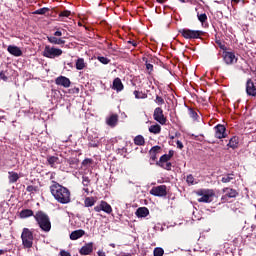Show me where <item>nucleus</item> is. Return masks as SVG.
<instances>
[{
  "mask_svg": "<svg viewBox=\"0 0 256 256\" xmlns=\"http://www.w3.org/2000/svg\"><path fill=\"white\" fill-rule=\"evenodd\" d=\"M169 139L171 140L175 139V135H169Z\"/></svg>",
  "mask_w": 256,
  "mask_h": 256,
  "instance_id": "nucleus-61",
  "label": "nucleus"
},
{
  "mask_svg": "<svg viewBox=\"0 0 256 256\" xmlns=\"http://www.w3.org/2000/svg\"><path fill=\"white\" fill-rule=\"evenodd\" d=\"M215 134L214 136L216 139H225L227 137V128L223 124H218L214 127Z\"/></svg>",
  "mask_w": 256,
  "mask_h": 256,
  "instance_id": "nucleus-11",
  "label": "nucleus"
},
{
  "mask_svg": "<svg viewBox=\"0 0 256 256\" xmlns=\"http://www.w3.org/2000/svg\"><path fill=\"white\" fill-rule=\"evenodd\" d=\"M154 101L159 106L165 105V99H163V97H161L159 95L156 96V99Z\"/></svg>",
  "mask_w": 256,
  "mask_h": 256,
  "instance_id": "nucleus-41",
  "label": "nucleus"
},
{
  "mask_svg": "<svg viewBox=\"0 0 256 256\" xmlns=\"http://www.w3.org/2000/svg\"><path fill=\"white\" fill-rule=\"evenodd\" d=\"M134 145H138L139 147L145 145V138L142 135H137L134 138Z\"/></svg>",
  "mask_w": 256,
  "mask_h": 256,
  "instance_id": "nucleus-29",
  "label": "nucleus"
},
{
  "mask_svg": "<svg viewBox=\"0 0 256 256\" xmlns=\"http://www.w3.org/2000/svg\"><path fill=\"white\" fill-rule=\"evenodd\" d=\"M150 133H153L154 135H159L161 133V125L156 124L149 127Z\"/></svg>",
  "mask_w": 256,
  "mask_h": 256,
  "instance_id": "nucleus-30",
  "label": "nucleus"
},
{
  "mask_svg": "<svg viewBox=\"0 0 256 256\" xmlns=\"http://www.w3.org/2000/svg\"><path fill=\"white\" fill-rule=\"evenodd\" d=\"M179 33L184 37V39H201L205 35V32L201 30H191V29H181Z\"/></svg>",
  "mask_w": 256,
  "mask_h": 256,
  "instance_id": "nucleus-5",
  "label": "nucleus"
},
{
  "mask_svg": "<svg viewBox=\"0 0 256 256\" xmlns=\"http://www.w3.org/2000/svg\"><path fill=\"white\" fill-rule=\"evenodd\" d=\"M97 255H98V256H107V255L105 254V251H103V250H98Z\"/></svg>",
  "mask_w": 256,
  "mask_h": 256,
  "instance_id": "nucleus-52",
  "label": "nucleus"
},
{
  "mask_svg": "<svg viewBox=\"0 0 256 256\" xmlns=\"http://www.w3.org/2000/svg\"><path fill=\"white\" fill-rule=\"evenodd\" d=\"M93 245V242H90L82 246L79 250L80 255H91L93 253Z\"/></svg>",
  "mask_w": 256,
  "mask_h": 256,
  "instance_id": "nucleus-18",
  "label": "nucleus"
},
{
  "mask_svg": "<svg viewBox=\"0 0 256 256\" xmlns=\"http://www.w3.org/2000/svg\"><path fill=\"white\" fill-rule=\"evenodd\" d=\"M82 185L84 187H89L91 185V179H89V176H82Z\"/></svg>",
  "mask_w": 256,
  "mask_h": 256,
  "instance_id": "nucleus-39",
  "label": "nucleus"
},
{
  "mask_svg": "<svg viewBox=\"0 0 256 256\" xmlns=\"http://www.w3.org/2000/svg\"><path fill=\"white\" fill-rule=\"evenodd\" d=\"M136 217L145 218L149 216V208L147 207H139L135 212Z\"/></svg>",
  "mask_w": 256,
  "mask_h": 256,
  "instance_id": "nucleus-22",
  "label": "nucleus"
},
{
  "mask_svg": "<svg viewBox=\"0 0 256 256\" xmlns=\"http://www.w3.org/2000/svg\"><path fill=\"white\" fill-rule=\"evenodd\" d=\"M83 191H85V193L89 194V188H83Z\"/></svg>",
  "mask_w": 256,
  "mask_h": 256,
  "instance_id": "nucleus-60",
  "label": "nucleus"
},
{
  "mask_svg": "<svg viewBox=\"0 0 256 256\" xmlns=\"http://www.w3.org/2000/svg\"><path fill=\"white\" fill-rule=\"evenodd\" d=\"M7 253V250L0 249V255H5Z\"/></svg>",
  "mask_w": 256,
  "mask_h": 256,
  "instance_id": "nucleus-56",
  "label": "nucleus"
},
{
  "mask_svg": "<svg viewBox=\"0 0 256 256\" xmlns=\"http://www.w3.org/2000/svg\"><path fill=\"white\" fill-rule=\"evenodd\" d=\"M150 195H154V197H167V186L160 185L153 187L150 190Z\"/></svg>",
  "mask_w": 256,
  "mask_h": 256,
  "instance_id": "nucleus-10",
  "label": "nucleus"
},
{
  "mask_svg": "<svg viewBox=\"0 0 256 256\" xmlns=\"http://www.w3.org/2000/svg\"><path fill=\"white\" fill-rule=\"evenodd\" d=\"M186 182L188 183V185H194L195 177H193V174H190L186 177Z\"/></svg>",
  "mask_w": 256,
  "mask_h": 256,
  "instance_id": "nucleus-44",
  "label": "nucleus"
},
{
  "mask_svg": "<svg viewBox=\"0 0 256 256\" xmlns=\"http://www.w3.org/2000/svg\"><path fill=\"white\" fill-rule=\"evenodd\" d=\"M112 89L114 91H117L118 93L123 91V89H125V86L123 85V82L121 81V78L117 77L113 80Z\"/></svg>",
  "mask_w": 256,
  "mask_h": 256,
  "instance_id": "nucleus-19",
  "label": "nucleus"
},
{
  "mask_svg": "<svg viewBox=\"0 0 256 256\" xmlns=\"http://www.w3.org/2000/svg\"><path fill=\"white\" fill-rule=\"evenodd\" d=\"M119 122V115L112 114L109 118H107L106 123L109 127H116L117 123Z\"/></svg>",
  "mask_w": 256,
  "mask_h": 256,
  "instance_id": "nucleus-21",
  "label": "nucleus"
},
{
  "mask_svg": "<svg viewBox=\"0 0 256 256\" xmlns=\"http://www.w3.org/2000/svg\"><path fill=\"white\" fill-rule=\"evenodd\" d=\"M128 43L132 45L133 47H137V43L135 41L129 40Z\"/></svg>",
  "mask_w": 256,
  "mask_h": 256,
  "instance_id": "nucleus-54",
  "label": "nucleus"
},
{
  "mask_svg": "<svg viewBox=\"0 0 256 256\" xmlns=\"http://www.w3.org/2000/svg\"><path fill=\"white\" fill-rule=\"evenodd\" d=\"M34 219L42 231L45 233H49V231H51V219L47 213L41 210L37 211L34 215Z\"/></svg>",
  "mask_w": 256,
  "mask_h": 256,
  "instance_id": "nucleus-2",
  "label": "nucleus"
},
{
  "mask_svg": "<svg viewBox=\"0 0 256 256\" xmlns=\"http://www.w3.org/2000/svg\"><path fill=\"white\" fill-rule=\"evenodd\" d=\"M196 195L200 197L198 203H211L213 197H215V192L209 189H199L196 191Z\"/></svg>",
  "mask_w": 256,
  "mask_h": 256,
  "instance_id": "nucleus-3",
  "label": "nucleus"
},
{
  "mask_svg": "<svg viewBox=\"0 0 256 256\" xmlns=\"http://www.w3.org/2000/svg\"><path fill=\"white\" fill-rule=\"evenodd\" d=\"M178 1H180V3H185V0H178Z\"/></svg>",
  "mask_w": 256,
  "mask_h": 256,
  "instance_id": "nucleus-63",
  "label": "nucleus"
},
{
  "mask_svg": "<svg viewBox=\"0 0 256 256\" xmlns=\"http://www.w3.org/2000/svg\"><path fill=\"white\" fill-rule=\"evenodd\" d=\"M223 193H225V195L222 197V199H227V197L229 199H235V197L239 195V192L233 188H223Z\"/></svg>",
  "mask_w": 256,
  "mask_h": 256,
  "instance_id": "nucleus-16",
  "label": "nucleus"
},
{
  "mask_svg": "<svg viewBox=\"0 0 256 256\" xmlns=\"http://www.w3.org/2000/svg\"><path fill=\"white\" fill-rule=\"evenodd\" d=\"M71 15V11L64 10L58 14V17H69Z\"/></svg>",
  "mask_w": 256,
  "mask_h": 256,
  "instance_id": "nucleus-46",
  "label": "nucleus"
},
{
  "mask_svg": "<svg viewBox=\"0 0 256 256\" xmlns=\"http://www.w3.org/2000/svg\"><path fill=\"white\" fill-rule=\"evenodd\" d=\"M47 163L50 167L55 168V165H59V157L57 156H47Z\"/></svg>",
  "mask_w": 256,
  "mask_h": 256,
  "instance_id": "nucleus-24",
  "label": "nucleus"
},
{
  "mask_svg": "<svg viewBox=\"0 0 256 256\" xmlns=\"http://www.w3.org/2000/svg\"><path fill=\"white\" fill-rule=\"evenodd\" d=\"M49 189L52 197H54L57 203H60L61 205L71 203V190H69L67 187L59 184L57 181H52Z\"/></svg>",
  "mask_w": 256,
  "mask_h": 256,
  "instance_id": "nucleus-1",
  "label": "nucleus"
},
{
  "mask_svg": "<svg viewBox=\"0 0 256 256\" xmlns=\"http://www.w3.org/2000/svg\"><path fill=\"white\" fill-rule=\"evenodd\" d=\"M174 137H181V133L176 132V133L174 134Z\"/></svg>",
  "mask_w": 256,
  "mask_h": 256,
  "instance_id": "nucleus-58",
  "label": "nucleus"
},
{
  "mask_svg": "<svg viewBox=\"0 0 256 256\" xmlns=\"http://www.w3.org/2000/svg\"><path fill=\"white\" fill-rule=\"evenodd\" d=\"M67 163L72 169H76L77 165H79V159L69 158L67 159Z\"/></svg>",
  "mask_w": 256,
  "mask_h": 256,
  "instance_id": "nucleus-33",
  "label": "nucleus"
},
{
  "mask_svg": "<svg viewBox=\"0 0 256 256\" xmlns=\"http://www.w3.org/2000/svg\"><path fill=\"white\" fill-rule=\"evenodd\" d=\"M7 51L8 53H10V55H13L14 57H21L23 55V51H21V48L15 45H9Z\"/></svg>",
  "mask_w": 256,
  "mask_h": 256,
  "instance_id": "nucleus-17",
  "label": "nucleus"
},
{
  "mask_svg": "<svg viewBox=\"0 0 256 256\" xmlns=\"http://www.w3.org/2000/svg\"><path fill=\"white\" fill-rule=\"evenodd\" d=\"M173 155H175V151L169 150L168 154H164L160 157L159 161L156 162V165H158V167H163L164 163H168L169 161H171Z\"/></svg>",
  "mask_w": 256,
  "mask_h": 256,
  "instance_id": "nucleus-14",
  "label": "nucleus"
},
{
  "mask_svg": "<svg viewBox=\"0 0 256 256\" xmlns=\"http://www.w3.org/2000/svg\"><path fill=\"white\" fill-rule=\"evenodd\" d=\"M233 179H235V174L231 173V174H227L226 176L222 177L221 181L223 183H231V181H233Z\"/></svg>",
  "mask_w": 256,
  "mask_h": 256,
  "instance_id": "nucleus-34",
  "label": "nucleus"
},
{
  "mask_svg": "<svg viewBox=\"0 0 256 256\" xmlns=\"http://www.w3.org/2000/svg\"><path fill=\"white\" fill-rule=\"evenodd\" d=\"M246 93L250 97H256V87L252 79H248L246 82Z\"/></svg>",
  "mask_w": 256,
  "mask_h": 256,
  "instance_id": "nucleus-15",
  "label": "nucleus"
},
{
  "mask_svg": "<svg viewBox=\"0 0 256 256\" xmlns=\"http://www.w3.org/2000/svg\"><path fill=\"white\" fill-rule=\"evenodd\" d=\"M146 71H148L149 75L153 73V64L148 63L147 61H146Z\"/></svg>",
  "mask_w": 256,
  "mask_h": 256,
  "instance_id": "nucleus-49",
  "label": "nucleus"
},
{
  "mask_svg": "<svg viewBox=\"0 0 256 256\" xmlns=\"http://www.w3.org/2000/svg\"><path fill=\"white\" fill-rule=\"evenodd\" d=\"M56 31L53 36H47V41L52 45H65V39L61 38L63 36V32L57 27L54 28Z\"/></svg>",
  "mask_w": 256,
  "mask_h": 256,
  "instance_id": "nucleus-7",
  "label": "nucleus"
},
{
  "mask_svg": "<svg viewBox=\"0 0 256 256\" xmlns=\"http://www.w3.org/2000/svg\"><path fill=\"white\" fill-rule=\"evenodd\" d=\"M86 67V64H85V59L83 58H78L76 60V69L78 71H83V69Z\"/></svg>",
  "mask_w": 256,
  "mask_h": 256,
  "instance_id": "nucleus-28",
  "label": "nucleus"
},
{
  "mask_svg": "<svg viewBox=\"0 0 256 256\" xmlns=\"http://www.w3.org/2000/svg\"><path fill=\"white\" fill-rule=\"evenodd\" d=\"M97 201L95 200L94 197H86L84 200V205L85 207H93Z\"/></svg>",
  "mask_w": 256,
  "mask_h": 256,
  "instance_id": "nucleus-31",
  "label": "nucleus"
},
{
  "mask_svg": "<svg viewBox=\"0 0 256 256\" xmlns=\"http://www.w3.org/2000/svg\"><path fill=\"white\" fill-rule=\"evenodd\" d=\"M55 84L68 89V87H71V80L65 76H58L55 79Z\"/></svg>",
  "mask_w": 256,
  "mask_h": 256,
  "instance_id": "nucleus-13",
  "label": "nucleus"
},
{
  "mask_svg": "<svg viewBox=\"0 0 256 256\" xmlns=\"http://www.w3.org/2000/svg\"><path fill=\"white\" fill-rule=\"evenodd\" d=\"M133 95L135 96V99H147V93L143 91L135 90Z\"/></svg>",
  "mask_w": 256,
  "mask_h": 256,
  "instance_id": "nucleus-32",
  "label": "nucleus"
},
{
  "mask_svg": "<svg viewBox=\"0 0 256 256\" xmlns=\"http://www.w3.org/2000/svg\"><path fill=\"white\" fill-rule=\"evenodd\" d=\"M0 239H1V233H0Z\"/></svg>",
  "mask_w": 256,
  "mask_h": 256,
  "instance_id": "nucleus-64",
  "label": "nucleus"
},
{
  "mask_svg": "<svg viewBox=\"0 0 256 256\" xmlns=\"http://www.w3.org/2000/svg\"><path fill=\"white\" fill-rule=\"evenodd\" d=\"M165 255V250L161 247H157L154 249V256H162Z\"/></svg>",
  "mask_w": 256,
  "mask_h": 256,
  "instance_id": "nucleus-40",
  "label": "nucleus"
},
{
  "mask_svg": "<svg viewBox=\"0 0 256 256\" xmlns=\"http://www.w3.org/2000/svg\"><path fill=\"white\" fill-rule=\"evenodd\" d=\"M28 217H35L33 210L31 209H23L20 212V219H27Z\"/></svg>",
  "mask_w": 256,
  "mask_h": 256,
  "instance_id": "nucleus-25",
  "label": "nucleus"
},
{
  "mask_svg": "<svg viewBox=\"0 0 256 256\" xmlns=\"http://www.w3.org/2000/svg\"><path fill=\"white\" fill-rule=\"evenodd\" d=\"M21 239L25 249H31V247H33V232L30 231L29 228H23Z\"/></svg>",
  "mask_w": 256,
  "mask_h": 256,
  "instance_id": "nucleus-4",
  "label": "nucleus"
},
{
  "mask_svg": "<svg viewBox=\"0 0 256 256\" xmlns=\"http://www.w3.org/2000/svg\"><path fill=\"white\" fill-rule=\"evenodd\" d=\"M0 79H2V81H8V77L5 75V72L1 71L0 72Z\"/></svg>",
  "mask_w": 256,
  "mask_h": 256,
  "instance_id": "nucleus-51",
  "label": "nucleus"
},
{
  "mask_svg": "<svg viewBox=\"0 0 256 256\" xmlns=\"http://www.w3.org/2000/svg\"><path fill=\"white\" fill-rule=\"evenodd\" d=\"M55 172L50 173V181H55Z\"/></svg>",
  "mask_w": 256,
  "mask_h": 256,
  "instance_id": "nucleus-53",
  "label": "nucleus"
},
{
  "mask_svg": "<svg viewBox=\"0 0 256 256\" xmlns=\"http://www.w3.org/2000/svg\"><path fill=\"white\" fill-rule=\"evenodd\" d=\"M176 145H177V148L180 149V151L183 150V148L185 147L183 145V142H181L180 140L176 141Z\"/></svg>",
  "mask_w": 256,
  "mask_h": 256,
  "instance_id": "nucleus-50",
  "label": "nucleus"
},
{
  "mask_svg": "<svg viewBox=\"0 0 256 256\" xmlns=\"http://www.w3.org/2000/svg\"><path fill=\"white\" fill-rule=\"evenodd\" d=\"M88 147H99V139L95 137L94 140H91V142H89Z\"/></svg>",
  "mask_w": 256,
  "mask_h": 256,
  "instance_id": "nucleus-42",
  "label": "nucleus"
},
{
  "mask_svg": "<svg viewBox=\"0 0 256 256\" xmlns=\"http://www.w3.org/2000/svg\"><path fill=\"white\" fill-rule=\"evenodd\" d=\"M92 163H93V159H91V158H86V159H84V160L82 161V165H83L84 167H87V165H92Z\"/></svg>",
  "mask_w": 256,
  "mask_h": 256,
  "instance_id": "nucleus-47",
  "label": "nucleus"
},
{
  "mask_svg": "<svg viewBox=\"0 0 256 256\" xmlns=\"http://www.w3.org/2000/svg\"><path fill=\"white\" fill-rule=\"evenodd\" d=\"M198 20L200 21V23H205V21H207V14L203 13V14H197Z\"/></svg>",
  "mask_w": 256,
  "mask_h": 256,
  "instance_id": "nucleus-45",
  "label": "nucleus"
},
{
  "mask_svg": "<svg viewBox=\"0 0 256 256\" xmlns=\"http://www.w3.org/2000/svg\"><path fill=\"white\" fill-rule=\"evenodd\" d=\"M232 3H235L237 5V3H240L241 0H231Z\"/></svg>",
  "mask_w": 256,
  "mask_h": 256,
  "instance_id": "nucleus-57",
  "label": "nucleus"
},
{
  "mask_svg": "<svg viewBox=\"0 0 256 256\" xmlns=\"http://www.w3.org/2000/svg\"><path fill=\"white\" fill-rule=\"evenodd\" d=\"M42 55L43 57H47V59H55V57H61L63 55V50L46 45Z\"/></svg>",
  "mask_w": 256,
  "mask_h": 256,
  "instance_id": "nucleus-6",
  "label": "nucleus"
},
{
  "mask_svg": "<svg viewBox=\"0 0 256 256\" xmlns=\"http://www.w3.org/2000/svg\"><path fill=\"white\" fill-rule=\"evenodd\" d=\"M75 93H79V88H75Z\"/></svg>",
  "mask_w": 256,
  "mask_h": 256,
  "instance_id": "nucleus-62",
  "label": "nucleus"
},
{
  "mask_svg": "<svg viewBox=\"0 0 256 256\" xmlns=\"http://www.w3.org/2000/svg\"><path fill=\"white\" fill-rule=\"evenodd\" d=\"M88 141H90V142H91V141H94V140H93V136L89 135V136H88Z\"/></svg>",
  "mask_w": 256,
  "mask_h": 256,
  "instance_id": "nucleus-59",
  "label": "nucleus"
},
{
  "mask_svg": "<svg viewBox=\"0 0 256 256\" xmlns=\"http://www.w3.org/2000/svg\"><path fill=\"white\" fill-rule=\"evenodd\" d=\"M159 153H161V146L156 145L152 147L149 151L151 161H157V155H159Z\"/></svg>",
  "mask_w": 256,
  "mask_h": 256,
  "instance_id": "nucleus-20",
  "label": "nucleus"
},
{
  "mask_svg": "<svg viewBox=\"0 0 256 256\" xmlns=\"http://www.w3.org/2000/svg\"><path fill=\"white\" fill-rule=\"evenodd\" d=\"M153 119L154 121H157V123H160V125H165L167 123V117L163 113V108L156 107L154 109Z\"/></svg>",
  "mask_w": 256,
  "mask_h": 256,
  "instance_id": "nucleus-8",
  "label": "nucleus"
},
{
  "mask_svg": "<svg viewBox=\"0 0 256 256\" xmlns=\"http://www.w3.org/2000/svg\"><path fill=\"white\" fill-rule=\"evenodd\" d=\"M9 183H17L19 181V174L17 172H8Z\"/></svg>",
  "mask_w": 256,
  "mask_h": 256,
  "instance_id": "nucleus-27",
  "label": "nucleus"
},
{
  "mask_svg": "<svg viewBox=\"0 0 256 256\" xmlns=\"http://www.w3.org/2000/svg\"><path fill=\"white\" fill-rule=\"evenodd\" d=\"M26 191L28 193H37L39 191V186L29 185L26 187Z\"/></svg>",
  "mask_w": 256,
  "mask_h": 256,
  "instance_id": "nucleus-38",
  "label": "nucleus"
},
{
  "mask_svg": "<svg viewBox=\"0 0 256 256\" xmlns=\"http://www.w3.org/2000/svg\"><path fill=\"white\" fill-rule=\"evenodd\" d=\"M162 169H166V171H171V167H173V164H171V162H166L163 164Z\"/></svg>",
  "mask_w": 256,
  "mask_h": 256,
  "instance_id": "nucleus-48",
  "label": "nucleus"
},
{
  "mask_svg": "<svg viewBox=\"0 0 256 256\" xmlns=\"http://www.w3.org/2000/svg\"><path fill=\"white\" fill-rule=\"evenodd\" d=\"M50 9L47 7L44 8H40L36 11H34V15H47V13H49Z\"/></svg>",
  "mask_w": 256,
  "mask_h": 256,
  "instance_id": "nucleus-36",
  "label": "nucleus"
},
{
  "mask_svg": "<svg viewBox=\"0 0 256 256\" xmlns=\"http://www.w3.org/2000/svg\"><path fill=\"white\" fill-rule=\"evenodd\" d=\"M97 60L102 63V65H109L111 63V60L105 56H98Z\"/></svg>",
  "mask_w": 256,
  "mask_h": 256,
  "instance_id": "nucleus-37",
  "label": "nucleus"
},
{
  "mask_svg": "<svg viewBox=\"0 0 256 256\" xmlns=\"http://www.w3.org/2000/svg\"><path fill=\"white\" fill-rule=\"evenodd\" d=\"M94 211L96 213H101V211H104V213H107L108 215H111L113 213V207L110 206L107 201H100V204L94 207Z\"/></svg>",
  "mask_w": 256,
  "mask_h": 256,
  "instance_id": "nucleus-9",
  "label": "nucleus"
},
{
  "mask_svg": "<svg viewBox=\"0 0 256 256\" xmlns=\"http://www.w3.org/2000/svg\"><path fill=\"white\" fill-rule=\"evenodd\" d=\"M157 3H160L161 5H163V3H167V0H156Z\"/></svg>",
  "mask_w": 256,
  "mask_h": 256,
  "instance_id": "nucleus-55",
  "label": "nucleus"
},
{
  "mask_svg": "<svg viewBox=\"0 0 256 256\" xmlns=\"http://www.w3.org/2000/svg\"><path fill=\"white\" fill-rule=\"evenodd\" d=\"M85 235V230L79 229L75 230L70 234L71 241H77V239H81Z\"/></svg>",
  "mask_w": 256,
  "mask_h": 256,
  "instance_id": "nucleus-23",
  "label": "nucleus"
},
{
  "mask_svg": "<svg viewBox=\"0 0 256 256\" xmlns=\"http://www.w3.org/2000/svg\"><path fill=\"white\" fill-rule=\"evenodd\" d=\"M216 44L218 45V47L220 49H222V51H227V46H225V42L221 41V40H216Z\"/></svg>",
  "mask_w": 256,
  "mask_h": 256,
  "instance_id": "nucleus-43",
  "label": "nucleus"
},
{
  "mask_svg": "<svg viewBox=\"0 0 256 256\" xmlns=\"http://www.w3.org/2000/svg\"><path fill=\"white\" fill-rule=\"evenodd\" d=\"M227 146L230 147V149H237L239 147V138L237 136H233L229 140Z\"/></svg>",
  "mask_w": 256,
  "mask_h": 256,
  "instance_id": "nucleus-26",
  "label": "nucleus"
},
{
  "mask_svg": "<svg viewBox=\"0 0 256 256\" xmlns=\"http://www.w3.org/2000/svg\"><path fill=\"white\" fill-rule=\"evenodd\" d=\"M188 114L189 117H191V119H193L194 121H197V119H199V114H197V112L193 108L188 109Z\"/></svg>",
  "mask_w": 256,
  "mask_h": 256,
  "instance_id": "nucleus-35",
  "label": "nucleus"
},
{
  "mask_svg": "<svg viewBox=\"0 0 256 256\" xmlns=\"http://www.w3.org/2000/svg\"><path fill=\"white\" fill-rule=\"evenodd\" d=\"M222 57L226 65H233V63H237L238 60L233 52L224 51Z\"/></svg>",
  "mask_w": 256,
  "mask_h": 256,
  "instance_id": "nucleus-12",
  "label": "nucleus"
}]
</instances>
